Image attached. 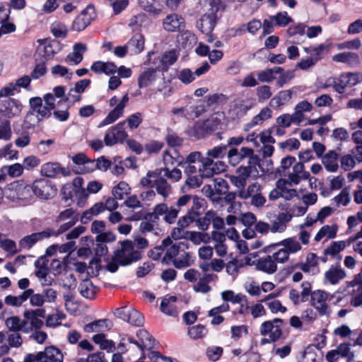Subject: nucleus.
<instances>
[{"label": "nucleus", "instance_id": "1", "mask_svg": "<svg viewBox=\"0 0 362 362\" xmlns=\"http://www.w3.org/2000/svg\"><path fill=\"white\" fill-rule=\"evenodd\" d=\"M227 145L214 146L206 151V157L203 160V168H199V173L202 177H211L226 170V165L224 162L214 159H222L227 154Z\"/></svg>", "mask_w": 362, "mask_h": 362}, {"label": "nucleus", "instance_id": "2", "mask_svg": "<svg viewBox=\"0 0 362 362\" xmlns=\"http://www.w3.org/2000/svg\"><path fill=\"white\" fill-rule=\"evenodd\" d=\"M185 280L194 283L193 290L197 293H208L212 288L211 283H216L218 276L213 273L201 274L195 269H189L184 274Z\"/></svg>", "mask_w": 362, "mask_h": 362}, {"label": "nucleus", "instance_id": "3", "mask_svg": "<svg viewBox=\"0 0 362 362\" xmlns=\"http://www.w3.org/2000/svg\"><path fill=\"white\" fill-rule=\"evenodd\" d=\"M158 171L157 180V193L161 195L165 199L172 192V187L168 182L169 179L173 182L180 181L182 178V171L176 168L170 170V168H160L156 169Z\"/></svg>", "mask_w": 362, "mask_h": 362}, {"label": "nucleus", "instance_id": "4", "mask_svg": "<svg viewBox=\"0 0 362 362\" xmlns=\"http://www.w3.org/2000/svg\"><path fill=\"white\" fill-rule=\"evenodd\" d=\"M4 194L11 201L28 202L33 200L32 187L23 180L7 185Z\"/></svg>", "mask_w": 362, "mask_h": 362}, {"label": "nucleus", "instance_id": "5", "mask_svg": "<svg viewBox=\"0 0 362 362\" xmlns=\"http://www.w3.org/2000/svg\"><path fill=\"white\" fill-rule=\"evenodd\" d=\"M286 252L276 251L256 260V269L267 274H272L278 269V264H284Z\"/></svg>", "mask_w": 362, "mask_h": 362}, {"label": "nucleus", "instance_id": "6", "mask_svg": "<svg viewBox=\"0 0 362 362\" xmlns=\"http://www.w3.org/2000/svg\"><path fill=\"white\" fill-rule=\"evenodd\" d=\"M141 257V254L139 250H134L133 242L127 240L121 242V249L115 252L114 260L122 266H127L139 260Z\"/></svg>", "mask_w": 362, "mask_h": 362}, {"label": "nucleus", "instance_id": "7", "mask_svg": "<svg viewBox=\"0 0 362 362\" xmlns=\"http://www.w3.org/2000/svg\"><path fill=\"white\" fill-rule=\"evenodd\" d=\"M227 157L229 163L233 166L245 159H247L249 165H256L259 162V157L254 153V150L248 147L231 148L227 153Z\"/></svg>", "mask_w": 362, "mask_h": 362}, {"label": "nucleus", "instance_id": "8", "mask_svg": "<svg viewBox=\"0 0 362 362\" xmlns=\"http://www.w3.org/2000/svg\"><path fill=\"white\" fill-rule=\"evenodd\" d=\"M221 125V120L217 117H212L203 122L195 123L192 129L193 134H189V135L199 139L218 130Z\"/></svg>", "mask_w": 362, "mask_h": 362}, {"label": "nucleus", "instance_id": "9", "mask_svg": "<svg viewBox=\"0 0 362 362\" xmlns=\"http://www.w3.org/2000/svg\"><path fill=\"white\" fill-rule=\"evenodd\" d=\"M283 323L284 321L281 318H274L272 320L264 322L259 327L261 335L268 336L269 340L272 342L278 341L282 335Z\"/></svg>", "mask_w": 362, "mask_h": 362}, {"label": "nucleus", "instance_id": "10", "mask_svg": "<svg viewBox=\"0 0 362 362\" xmlns=\"http://www.w3.org/2000/svg\"><path fill=\"white\" fill-rule=\"evenodd\" d=\"M115 315L118 318L136 327H141L144 323L143 315L131 307L124 306L117 308L115 311Z\"/></svg>", "mask_w": 362, "mask_h": 362}, {"label": "nucleus", "instance_id": "11", "mask_svg": "<svg viewBox=\"0 0 362 362\" xmlns=\"http://www.w3.org/2000/svg\"><path fill=\"white\" fill-rule=\"evenodd\" d=\"M138 340L134 339L132 337H127V341L135 345L141 351L143 355L144 349L151 350L156 347L157 342L156 339L146 329H139L136 332Z\"/></svg>", "mask_w": 362, "mask_h": 362}, {"label": "nucleus", "instance_id": "12", "mask_svg": "<svg viewBox=\"0 0 362 362\" xmlns=\"http://www.w3.org/2000/svg\"><path fill=\"white\" fill-rule=\"evenodd\" d=\"M125 121L112 127L105 135L104 141L106 146H112L117 143H123L128 134L124 129Z\"/></svg>", "mask_w": 362, "mask_h": 362}, {"label": "nucleus", "instance_id": "13", "mask_svg": "<svg viewBox=\"0 0 362 362\" xmlns=\"http://www.w3.org/2000/svg\"><path fill=\"white\" fill-rule=\"evenodd\" d=\"M95 18V8L93 5H88L74 19L72 29L75 31H82L86 29Z\"/></svg>", "mask_w": 362, "mask_h": 362}, {"label": "nucleus", "instance_id": "14", "mask_svg": "<svg viewBox=\"0 0 362 362\" xmlns=\"http://www.w3.org/2000/svg\"><path fill=\"white\" fill-rule=\"evenodd\" d=\"M30 187H32L33 198L36 196L41 199H48L56 192L51 182L45 179L35 180Z\"/></svg>", "mask_w": 362, "mask_h": 362}, {"label": "nucleus", "instance_id": "15", "mask_svg": "<svg viewBox=\"0 0 362 362\" xmlns=\"http://www.w3.org/2000/svg\"><path fill=\"white\" fill-rule=\"evenodd\" d=\"M62 351L54 346H47L44 351L34 354V362H63Z\"/></svg>", "mask_w": 362, "mask_h": 362}, {"label": "nucleus", "instance_id": "16", "mask_svg": "<svg viewBox=\"0 0 362 362\" xmlns=\"http://www.w3.org/2000/svg\"><path fill=\"white\" fill-rule=\"evenodd\" d=\"M22 110L21 103L13 98L0 100V113L6 117L12 118L18 115Z\"/></svg>", "mask_w": 362, "mask_h": 362}, {"label": "nucleus", "instance_id": "17", "mask_svg": "<svg viewBox=\"0 0 362 362\" xmlns=\"http://www.w3.org/2000/svg\"><path fill=\"white\" fill-rule=\"evenodd\" d=\"M311 305L318 311L320 315H329L328 305L326 304L327 294L322 290L313 291L311 294Z\"/></svg>", "mask_w": 362, "mask_h": 362}, {"label": "nucleus", "instance_id": "18", "mask_svg": "<svg viewBox=\"0 0 362 362\" xmlns=\"http://www.w3.org/2000/svg\"><path fill=\"white\" fill-rule=\"evenodd\" d=\"M40 172L42 176L50 178L56 177L59 174H62L64 177L71 175V171L69 168L62 167L59 163L52 162L43 164Z\"/></svg>", "mask_w": 362, "mask_h": 362}, {"label": "nucleus", "instance_id": "19", "mask_svg": "<svg viewBox=\"0 0 362 362\" xmlns=\"http://www.w3.org/2000/svg\"><path fill=\"white\" fill-rule=\"evenodd\" d=\"M293 215L288 212L279 213L271 221L270 232L272 233H284L287 228V224L291 221Z\"/></svg>", "mask_w": 362, "mask_h": 362}, {"label": "nucleus", "instance_id": "20", "mask_svg": "<svg viewBox=\"0 0 362 362\" xmlns=\"http://www.w3.org/2000/svg\"><path fill=\"white\" fill-rule=\"evenodd\" d=\"M129 101V97L127 94H125L120 102L115 106V107L111 110L106 117L100 123L99 127H104L115 122L119 117H121L124 112V107L127 102Z\"/></svg>", "mask_w": 362, "mask_h": 362}, {"label": "nucleus", "instance_id": "21", "mask_svg": "<svg viewBox=\"0 0 362 362\" xmlns=\"http://www.w3.org/2000/svg\"><path fill=\"white\" fill-rule=\"evenodd\" d=\"M277 246L284 247L278 251H283L286 252L285 262L288 260L290 254L296 253L300 251L302 248L300 244L294 238H286L279 243L269 245V247H276Z\"/></svg>", "mask_w": 362, "mask_h": 362}, {"label": "nucleus", "instance_id": "22", "mask_svg": "<svg viewBox=\"0 0 362 362\" xmlns=\"http://www.w3.org/2000/svg\"><path fill=\"white\" fill-rule=\"evenodd\" d=\"M185 25L184 18L176 13L169 14L163 20V28L167 32L180 31Z\"/></svg>", "mask_w": 362, "mask_h": 362}, {"label": "nucleus", "instance_id": "23", "mask_svg": "<svg viewBox=\"0 0 362 362\" xmlns=\"http://www.w3.org/2000/svg\"><path fill=\"white\" fill-rule=\"evenodd\" d=\"M332 60L335 62L344 63L350 67H356L359 65L361 61L357 53L344 52L334 54Z\"/></svg>", "mask_w": 362, "mask_h": 362}, {"label": "nucleus", "instance_id": "24", "mask_svg": "<svg viewBox=\"0 0 362 362\" xmlns=\"http://www.w3.org/2000/svg\"><path fill=\"white\" fill-rule=\"evenodd\" d=\"M289 185H298L301 180H308L310 173L305 170L304 165L302 162L296 163L293 167V172L288 175Z\"/></svg>", "mask_w": 362, "mask_h": 362}, {"label": "nucleus", "instance_id": "25", "mask_svg": "<svg viewBox=\"0 0 362 362\" xmlns=\"http://www.w3.org/2000/svg\"><path fill=\"white\" fill-rule=\"evenodd\" d=\"M50 234L47 229L41 232L34 233L23 238L19 241V245L21 248L30 249L38 241L49 238Z\"/></svg>", "mask_w": 362, "mask_h": 362}, {"label": "nucleus", "instance_id": "26", "mask_svg": "<svg viewBox=\"0 0 362 362\" xmlns=\"http://www.w3.org/2000/svg\"><path fill=\"white\" fill-rule=\"evenodd\" d=\"M90 70L96 74L112 75L116 73L117 66L113 62L97 61L91 65Z\"/></svg>", "mask_w": 362, "mask_h": 362}, {"label": "nucleus", "instance_id": "27", "mask_svg": "<svg viewBox=\"0 0 362 362\" xmlns=\"http://www.w3.org/2000/svg\"><path fill=\"white\" fill-rule=\"evenodd\" d=\"M272 115V111L269 107H265L262 108L258 115L253 117L252 120L245 125L244 129L249 131L255 126L262 124L265 120L270 119Z\"/></svg>", "mask_w": 362, "mask_h": 362}, {"label": "nucleus", "instance_id": "28", "mask_svg": "<svg viewBox=\"0 0 362 362\" xmlns=\"http://www.w3.org/2000/svg\"><path fill=\"white\" fill-rule=\"evenodd\" d=\"M338 158V153L334 150L329 151L321 158L322 163L328 172L337 171L339 168Z\"/></svg>", "mask_w": 362, "mask_h": 362}, {"label": "nucleus", "instance_id": "29", "mask_svg": "<svg viewBox=\"0 0 362 362\" xmlns=\"http://www.w3.org/2000/svg\"><path fill=\"white\" fill-rule=\"evenodd\" d=\"M78 290L83 297L88 299H93L98 288L93 285L90 279H86L79 284Z\"/></svg>", "mask_w": 362, "mask_h": 362}, {"label": "nucleus", "instance_id": "30", "mask_svg": "<svg viewBox=\"0 0 362 362\" xmlns=\"http://www.w3.org/2000/svg\"><path fill=\"white\" fill-rule=\"evenodd\" d=\"M87 50V46L83 43H76L73 47V52L67 56V62L75 65L81 63L83 59V54Z\"/></svg>", "mask_w": 362, "mask_h": 362}, {"label": "nucleus", "instance_id": "31", "mask_svg": "<svg viewBox=\"0 0 362 362\" xmlns=\"http://www.w3.org/2000/svg\"><path fill=\"white\" fill-rule=\"evenodd\" d=\"M177 300V298L175 296L163 298L160 303L161 312L169 316L177 317L178 310L174 305Z\"/></svg>", "mask_w": 362, "mask_h": 362}, {"label": "nucleus", "instance_id": "32", "mask_svg": "<svg viewBox=\"0 0 362 362\" xmlns=\"http://www.w3.org/2000/svg\"><path fill=\"white\" fill-rule=\"evenodd\" d=\"M156 69L148 68L144 71L138 78L139 87L140 88L148 87L156 79Z\"/></svg>", "mask_w": 362, "mask_h": 362}, {"label": "nucleus", "instance_id": "33", "mask_svg": "<svg viewBox=\"0 0 362 362\" xmlns=\"http://www.w3.org/2000/svg\"><path fill=\"white\" fill-rule=\"evenodd\" d=\"M127 45L132 54H137L144 49V38L141 34L136 33L129 40Z\"/></svg>", "mask_w": 362, "mask_h": 362}, {"label": "nucleus", "instance_id": "34", "mask_svg": "<svg viewBox=\"0 0 362 362\" xmlns=\"http://www.w3.org/2000/svg\"><path fill=\"white\" fill-rule=\"evenodd\" d=\"M293 92L291 90H284L279 92L270 100V106L279 108L288 103L292 98Z\"/></svg>", "mask_w": 362, "mask_h": 362}, {"label": "nucleus", "instance_id": "35", "mask_svg": "<svg viewBox=\"0 0 362 362\" xmlns=\"http://www.w3.org/2000/svg\"><path fill=\"white\" fill-rule=\"evenodd\" d=\"M177 41L182 48H190L196 43L197 37L189 30H182L177 37Z\"/></svg>", "mask_w": 362, "mask_h": 362}, {"label": "nucleus", "instance_id": "36", "mask_svg": "<svg viewBox=\"0 0 362 362\" xmlns=\"http://www.w3.org/2000/svg\"><path fill=\"white\" fill-rule=\"evenodd\" d=\"M179 52L175 49L165 52L160 59V63L157 69H165L173 65L178 59Z\"/></svg>", "mask_w": 362, "mask_h": 362}, {"label": "nucleus", "instance_id": "37", "mask_svg": "<svg viewBox=\"0 0 362 362\" xmlns=\"http://www.w3.org/2000/svg\"><path fill=\"white\" fill-rule=\"evenodd\" d=\"M278 296L276 293H270L260 301L267 303V305L272 313H276L277 312L285 313L286 311V307L283 306L279 300H274Z\"/></svg>", "mask_w": 362, "mask_h": 362}, {"label": "nucleus", "instance_id": "38", "mask_svg": "<svg viewBox=\"0 0 362 362\" xmlns=\"http://www.w3.org/2000/svg\"><path fill=\"white\" fill-rule=\"evenodd\" d=\"M92 340L94 343L98 344L101 349L106 350L107 352H112L115 350V342L106 339L105 334L103 333L95 334L93 336Z\"/></svg>", "mask_w": 362, "mask_h": 362}, {"label": "nucleus", "instance_id": "39", "mask_svg": "<svg viewBox=\"0 0 362 362\" xmlns=\"http://www.w3.org/2000/svg\"><path fill=\"white\" fill-rule=\"evenodd\" d=\"M346 276L344 269L340 267H332L325 274V278L331 284H337L340 280Z\"/></svg>", "mask_w": 362, "mask_h": 362}, {"label": "nucleus", "instance_id": "40", "mask_svg": "<svg viewBox=\"0 0 362 362\" xmlns=\"http://www.w3.org/2000/svg\"><path fill=\"white\" fill-rule=\"evenodd\" d=\"M338 227L337 225L323 226L315 236V241L319 242L322 238L327 236L328 239L334 238L337 235Z\"/></svg>", "mask_w": 362, "mask_h": 362}, {"label": "nucleus", "instance_id": "41", "mask_svg": "<svg viewBox=\"0 0 362 362\" xmlns=\"http://www.w3.org/2000/svg\"><path fill=\"white\" fill-rule=\"evenodd\" d=\"M165 204L161 203L156 204L153 209V212L147 214L144 216V219L146 221H149L153 225L158 226L159 221V216H163L165 213Z\"/></svg>", "mask_w": 362, "mask_h": 362}, {"label": "nucleus", "instance_id": "42", "mask_svg": "<svg viewBox=\"0 0 362 362\" xmlns=\"http://www.w3.org/2000/svg\"><path fill=\"white\" fill-rule=\"evenodd\" d=\"M172 243V239L170 237L165 238L161 244L151 250L148 252V256L153 260H159L161 258L165 248L168 247Z\"/></svg>", "mask_w": 362, "mask_h": 362}, {"label": "nucleus", "instance_id": "43", "mask_svg": "<svg viewBox=\"0 0 362 362\" xmlns=\"http://www.w3.org/2000/svg\"><path fill=\"white\" fill-rule=\"evenodd\" d=\"M304 50L306 53L313 55L312 58L315 59V62L316 63L323 58L325 52L328 50V47L322 44L317 47H305Z\"/></svg>", "mask_w": 362, "mask_h": 362}, {"label": "nucleus", "instance_id": "44", "mask_svg": "<svg viewBox=\"0 0 362 362\" xmlns=\"http://www.w3.org/2000/svg\"><path fill=\"white\" fill-rule=\"evenodd\" d=\"M130 187L125 182H119L112 188V194L118 200L124 199V197L129 194Z\"/></svg>", "mask_w": 362, "mask_h": 362}, {"label": "nucleus", "instance_id": "45", "mask_svg": "<svg viewBox=\"0 0 362 362\" xmlns=\"http://www.w3.org/2000/svg\"><path fill=\"white\" fill-rule=\"evenodd\" d=\"M342 83L346 84L347 87L356 86L362 81V74L358 73H344L341 74Z\"/></svg>", "mask_w": 362, "mask_h": 362}, {"label": "nucleus", "instance_id": "46", "mask_svg": "<svg viewBox=\"0 0 362 362\" xmlns=\"http://www.w3.org/2000/svg\"><path fill=\"white\" fill-rule=\"evenodd\" d=\"M180 249V244H173L172 242L165 250L166 252L162 258V262L169 264V262L175 259L178 255Z\"/></svg>", "mask_w": 362, "mask_h": 362}, {"label": "nucleus", "instance_id": "47", "mask_svg": "<svg viewBox=\"0 0 362 362\" xmlns=\"http://www.w3.org/2000/svg\"><path fill=\"white\" fill-rule=\"evenodd\" d=\"M158 171L156 169L153 171H148L146 175L141 178L140 184L145 187L153 188L156 187L157 189V184L156 180H157Z\"/></svg>", "mask_w": 362, "mask_h": 362}, {"label": "nucleus", "instance_id": "48", "mask_svg": "<svg viewBox=\"0 0 362 362\" xmlns=\"http://www.w3.org/2000/svg\"><path fill=\"white\" fill-rule=\"evenodd\" d=\"M28 296V293H25V291H24L21 295L19 296H11L8 295L6 296L4 301L6 305L14 306V307H19L23 305V303L26 301V297Z\"/></svg>", "mask_w": 362, "mask_h": 362}, {"label": "nucleus", "instance_id": "49", "mask_svg": "<svg viewBox=\"0 0 362 362\" xmlns=\"http://www.w3.org/2000/svg\"><path fill=\"white\" fill-rule=\"evenodd\" d=\"M104 327H107V320H98L86 325L83 331L87 333L99 332L103 331Z\"/></svg>", "mask_w": 362, "mask_h": 362}, {"label": "nucleus", "instance_id": "50", "mask_svg": "<svg viewBox=\"0 0 362 362\" xmlns=\"http://www.w3.org/2000/svg\"><path fill=\"white\" fill-rule=\"evenodd\" d=\"M8 346L11 348H19L23 344V339L20 332H6Z\"/></svg>", "mask_w": 362, "mask_h": 362}, {"label": "nucleus", "instance_id": "51", "mask_svg": "<svg viewBox=\"0 0 362 362\" xmlns=\"http://www.w3.org/2000/svg\"><path fill=\"white\" fill-rule=\"evenodd\" d=\"M25 293H28L26 300L30 299V303L32 306L41 307L45 302L44 296L40 293H34V290L29 288L25 290Z\"/></svg>", "mask_w": 362, "mask_h": 362}, {"label": "nucleus", "instance_id": "52", "mask_svg": "<svg viewBox=\"0 0 362 362\" xmlns=\"http://www.w3.org/2000/svg\"><path fill=\"white\" fill-rule=\"evenodd\" d=\"M261 187L257 183H253L250 185L247 189H240L238 192V197L243 199H247L251 198L258 192H259Z\"/></svg>", "mask_w": 362, "mask_h": 362}, {"label": "nucleus", "instance_id": "53", "mask_svg": "<svg viewBox=\"0 0 362 362\" xmlns=\"http://www.w3.org/2000/svg\"><path fill=\"white\" fill-rule=\"evenodd\" d=\"M215 216V213L213 211H208L204 216L202 218L197 217L194 221L197 223V226L202 230H206L208 229L211 224V220Z\"/></svg>", "mask_w": 362, "mask_h": 362}, {"label": "nucleus", "instance_id": "54", "mask_svg": "<svg viewBox=\"0 0 362 362\" xmlns=\"http://www.w3.org/2000/svg\"><path fill=\"white\" fill-rule=\"evenodd\" d=\"M40 122V117L33 110H29L24 119V126L26 129H33Z\"/></svg>", "mask_w": 362, "mask_h": 362}, {"label": "nucleus", "instance_id": "55", "mask_svg": "<svg viewBox=\"0 0 362 362\" xmlns=\"http://www.w3.org/2000/svg\"><path fill=\"white\" fill-rule=\"evenodd\" d=\"M256 95L259 103H264L272 95L271 87L267 85L260 86L256 89Z\"/></svg>", "mask_w": 362, "mask_h": 362}, {"label": "nucleus", "instance_id": "56", "mask_svg": "<svg viewBox=\"0 0 362 362\" xmlns=\"http://www.w3.org/2000/svg\"><path fill=\"white\" fill-rule=\"evenodd\" d=\"M192 206L189 211L197 218L201 215L202 211H204L205 201L204 199L197 197H192Z\"/></svg>", "mask_w": 362, "mask_h": 362}, {"label": "nucleus", "instance_id": "57", "mask_svg": "<svg viewBox=\"0 0 362 362\" xmlns=\"http://www.w3.org/2000/svg\"><path fill=\"white\" fill-rule=\"evenodd\" d=\"M163 161L165 165L164 168H170L177 163L178 166H183V159H179V157L175 158L168 151H165L163 153Z\"/></svg>", "mask_w": 362, "mask_h": 362}, {"label": "nucleus", "instance_id": "58", "mask_svg": "<svg viewBox=\"0 0 362 362\" xmlns=\"http://www.w3.org/2000/svg\"><path fill=\"white\" fill-rule=\"evenodd\" d=\"M207 333V329L205 326L197 325L188 329V334L193 339H198L204 337Z\"/></svg>", "mask_w": 362, "mask_h": 362}, {"label": "nucleus", "instance_id": "59", "mask_svg": "<svg viewBox=\"0 0 362 362\" xmlns=\"http://www.w3.org/2000/svg\"><path fill=\"white\" fill-rule=\"evenodd\" d=\"M269 18L275 22V25L281 27H285L293 21L292 18L287 16L286 12H279L275 16H269Z\"/></svg>", "mask_w": 362, "mask_h": 362}, {"label": "nucleus", "instance_id": "60", "mask_svg": "<svg viewBox=\"0 0 362 362\" xmlns=\"http://www.w3.org/2000/svg\"><path fill=\"white\" fill-rule=\"evenodd\" d=\"M165 213L162 216H163V220L167 223L171 224L175 222L178 213L180 211V209H177L175 206H171L170 208H168L167 204H165Z\"/></svg>", "mask_w": 362, "mask_h": 362}, {"label": "nucleus", "instance_id": "61", "mask_svg": "<svg viewBox=\"0 0 362 362\" xmlns=\"http://www.w3.org/2000/svg\"><path fill=\"white\" fill-rule=\"evenodd\" d=\"M190 255L189 253L185 252L180 256L173 259V265L177 269H182L191 265Z\"/></svg>", "mask_w": 362, "mask_h": 362}, {"label": "nucleus", "instance_id": "62", "mask_svg": "<svg viewBox=\"0 0 362 362\" xmlns=\"http://www.w3.org/2000/svg\"><path fill=\"white\" fill-rule=\"evenodd\" d=\"M5 325L7 328V332H21L20 317L18 316H11L6 319Z\"/></svg>", "mask_w": 362, "mask_h": 362}, {"label": "nucleus", "instance_id": "63", "mask_svg": "<svg viewBox=\"0 0 362 362\" xmlns=\"http://www.w3.org/2000/svg\"><path fill=\"white\" fill-rule=\"evenodd\" d=\"M185 185L182 187V189L196 188L199 187L202 183V177L199 173V175H187Z\"/></svg>", "mask_w": 362, "mask_h": 362}, {"label": "nucleus", "instance_id": "64", "mask_svg": "<svg viewBox=\"0 0 362 362\" xmlns=\"http://www.w3.org/2000/svg\"><path fill=\"white\" fill-rule=\"evenodd\" d=\"M226 272L233 276H236L239 269L243 267V264L239 262L237 259H233L225 264Z\"/></svg>", "mask_w": 362, "mask_h": 362}]
</instances>
